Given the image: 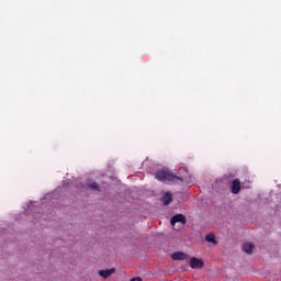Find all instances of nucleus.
I'll return each mask as SVG.
<instances>
[{"label": "nucleus", "mask_w": 281, "mask_h": 281, "mask_svg": "<svg viewBox=\"0 0 281 281\" xmlns=\"http://www.w3.org/2000/svg\"><path fill=\"white\" fill-rule=\"evenodd\" d=\"M88 188H90V190H98L100 191V184H98V182L95 181H90L87 183Z\"/></svg>", "instance_id": "obj_10"}, {"label": "nucleus", "mask_w": 281, "mask_h": 281, "mask_svg": "<svg viewBox=\"0 0 281 281\" xmlns=\"http://www.w3.org/2000/svg\"><path fill=\"white\" fill-rule=\"evenodd\" d=\"M245 254H248V256H251V254H254V249H256V245H254V243L248 241L246 244H244L243 247Z\"/></svg>", "instance_id": "obj_5"}, {"label": "nucleus", "mask_w": 281, "mask_h": 281, "mask_svg": "<svg viewBox=\"0 0 281 281\" xmlns=\"http://www.w3.org/2000/svg\"><path fill=\"white\" fill-rule=\"evenodd\" d=\"M161 201H162L164 205H170V203H172V193L166 192L162 195Z\"/></svg>", "instance_id": "obj_7"}, {"label": "nucleus", "mask_w": 281, "mask_h": 281, "mask_svg": "<svg viewBox=\"0 0 281 281\" xmlns=\"http://www.w3.org/2000/svg\"><path fill=\"white\" fill-rule=\"evenodd\" d=\"M112 273H115V268L99 271V276H101V278H104V280H106V278H111Z\"/></svg>", "instance_id": "obj_6"}, {"label": "nucleus", "mask_w": 281, "mask_h": 281, "mask_svg": "<svg viewBox=\"0 0 281 281\" xmlns=\"http://www.w3.org/2000/svg\"><path fill=\"white\" fill-rule=\"evenodd\" d=\"M232 194H238L240 192V180L234 179L231 184Z\"/></svg>", "instance_id": "obj_4"}, {"label": "nucleus", "mask_w": 281, "mask_h": 281, "mask_svg": "<svg viewBox=\"0 0 281 281\" xmlns=\"http://www.w3.org/2000/svg\"><path fill=\"white\" fill-rule=\"evenodd\" d=\"M172 227H175V225H177V223H181V225H186V217L183 214H177L173 217H171L170 221Z\"/></svg>", "instance_id": "obj_3"}, {"label": "nucleus", "mask_w": 281, "mask_h": 281, "mask_svg": "<svg viewBox=\"0 0 281 281\" xmlns=\"http://www.w3.org/2000/svg\"><path fill=\"white\" fill-rule=\"evenodd\" d=\"M205 240L207 241V243H213L214 245H216V236L214 235V234H212V233H210V234H207L206 236H205Z\"/></svg>", "instance_id": "obj_9"}, {"label": "nucleus", "mask_w": 281, "mask_h": 281, "mask_svg": "<svg viewBox=\"0 0 281 281\" xmlns=\"http://www.w3.org/2000/svg\"><path fill=\"white\" fill-rule=\"evenodd\" d=\"M189 266L191 267V269H203V261H201L196 257H192L189 261Z\"/></svg>", "instance_id": "obj_2"}, {"label": "nucleus", "mask_w": 281, "mask_h": 281, "mask_svg": "<svg viewBox=\"0 0 281 281\" xmlns=\"http://www.w3.org/2000/svg\"><path fill=\"white\" fill-rule=\"evenodd\" d=\"M156 179L158 181H161L162 183H166V181H171L172 183H177V181H181V183H183V178L179 177V176H175V173L170 172V171H158L155 175Z\"/></svg>", "instance_id": "obj_1"}, {"label": "nucleus", "mask_w": 281, "mask_h": 281, "mask_svg": "<svg viewBox=\"0 0 281 281\" xmlns=\"http://www.w3.org/2000/svg\"><path fill=\"white\" fill-rule=\"evenodd\" d=\"M130 281H142V278L136 277V278H133V279H132V280H130Z\"/></svg>", "instance_id": "obj_11"}, {"label": "nucleus", "mask_w": 281, "mask_h": 281, "mask_svg": "<svg viewBox=\"0 0 281 281\" xmlns=\"http://www.w3.org/2000/svg\"><path fill=\"white\" fill-rule=\"evenodd\" d=\"M172 260H186L188 258V255L181 251L173 252L171 255Z\"/></svg>", "instance_id": "obj_8"}]
</instances>
